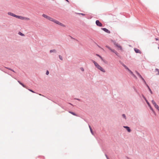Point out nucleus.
<instances>
[{
  "label": "nucleus",
  "mask_w": 159,
  "mask_h": 159,
  "mask_svg": "<svg viewBox=\"0 0 159 159\" xmlns=\"http://www.w3.org/2000/svg\"><path fill=\"white\" fill-rule=\"evenodd\" d=\"M120 63L128 71L129 69L128 67L125 65L121 61H119Z\"/></svg>",
  "instance_id": "obj_6"
},
{
  "label": "nucleus",
  "mask_w": 159,
  "mask_h": 159,
  "mask_svg": "<svg viewBox=\"0 0 159 159\" xmlns=\"http://www.w3.org/2000/svg\"><path fill=\"white\" fill-rule=\"evenodd\" d=\"M141 79L142 80V81H143V82L144 83V84H146V82L145 80L144 79V78L143 77L141 78Z\"/></svg>",
  "instance_id": "obj_38"
},
{
  "label": "nucleus",
  "mask_w": 159,
  "mask_h": 159,
  "mask_svg": "<svg viewBox=\"0 0 159 159\" xmlns=\"http://www.w3.org/2000/svg\"><path fill=\"white\" fill-rule=\"evenodd\" d=\"M56 52H57L56 50L55 49L51 50H50V53H52V52L56 53Z\"/></svg>",
  "instance_id": "obj_26"
},
{
  "label": "nucleus",
  "mask_w": 159,
  "mask_h": 159,
  "mask_svg": "<svg viewBox=\"0 0 159 159\" xmlns=\"http://www.w3.org/2000/svg\"><path fill=\"white\" fill-rule=\"evenodd\" d=\"M91 61L93 62L95 66L98 70L103 72H105V70L104 69L100 66L96 61L93 59H91Z\"/></svg>",
  "instance_id": "obj_2"
},
{
  "label": "nucleus",
  "mask_w": 159,
  "mask_h": 159,
  "mask_svg": "<svg viewBox=\"0 0 159 159\" xmlns=\"http://www.w3.org/2000/svg\"><path fill=\"white\" fill-rule=\"evenodd\" d=\"M155 71L158 72L157 75H159V69L157 68H156L155 70Z\"/></svg>",
  "instance_id": "obj_36"
},
{
  "label": "nucleus",
  "mask_w": 159,
  "mask_h": 159,
  "mask_svg": "<svg viewBox=\"0 0 159 159\" xmlns=\"http://www.w3.org/2000/svg\"><path fill=\"white\" fill-rule=\"evenodd\" d=\"M89 128L90 129V128H91V126L89 125Z\"/></svg>",
  "instance_id": "obj_53"
},
{
  "label": "nucleus",
  "mask_w": 159,
  "mask_h": 159,
  "mask_svg": "<svg viewBox=\"0 0 159 159\" xmlns=\"http://www.w3.org/2000/svg\"><path fill=\"white\" fill-rule=\"evenodd\" d=\"M28 90H29L30 91L33 93H35V92L33 91V90L32 89H28Z\"/></svg>",
  "instance_id": "obj_41"
},
{
  "label": "nucleus",
  "mask_w": 159,
  "mask_h": 159,
  "mask_svg": "<svg viewBox=\"0 0 159 159\" xmlns=\"http://www.w3.org/2000/svg\"><path fill=\"white\" fill-rule=\"evenodd\" d=\"M127 158L128 159H129V157H127Z\"/></svg>",
  "instance_id": "obj_60"
},
{
  "label": "nucleus",
  "mask_w": 159,
  "mask_h": 159,
  "mask_svg": "<svg viewBox=\"0 0 159 159\" xmlns=\"http://www.w3.org/2000/svg\"><path fill=\"white\" fill-rule=\"evenodd\" d=\"M135 78H137V77L136 75L133 73V74L132 75Z\"/></svg>",
  "instance_id": "obj_44"
},
{
  "label": "nucleus",
  "mask_w": 159,
  "mask_h": 159,
  "mask_svg": "<svg viewBox=\"0 0 159 159\" xmlns=\"http://www.w3.org/2000/svg\"><path fill=\"white\" fill-rule=\"evenodd\" d=\"M42 16L43 17H44L46 18L47 19L49 20L50 21H52V22H54V23L60 25L61 26H62L63 27H66L65 25H64V24H63L61 23L60 22L58 21V20H56L54 19L53 18L49 16H47V15H46L44 14H43L42 15Z\"/></svg>",
  "instance_id": "obj_1"
},
{
  "label": "nucleus",
  "mask_w": 159,
  "mask_h": 159,
  "mask_svg": "<svg viewBox=\"0 0 159 159\" xmlns=\"http://www.w3.org/2000/svg\"><path fill=\"white\" fill-rule=\"evenodd\" d=\"M134 50L135 52L136 53H141V51L139 49H138V48H134Z\"/></svg>",
  "instance_id": "obj_17"
},
{
  "label": "nucleus",
  "mask_w": 159,
  "mask_h": 159,
  "mask_svg": "<svg viewBox=\"0 0 159 159\" xmlns=\"http://www.w3.org/2000/svg\"><path fill=\"white\" fill-rule=\"evenodd\" d=\"M8 14L13 17H14L15 15V14L10 12H9L8 13Z\"/></svg>",
  "instance_id": "obj_23"
},
{
  "label": "nucleus",
  "mask_w": 159,
  "mask_h": 159,
  "mask_svg": "<svg viewBox=\"0 0 159 159\" xmlns=\"http://www.w3.org/2000/svg\"><path fill=\"white\" fill-rule=\"evenodd\" d=\"M81 13H77V14H79V15H80V14H81Z\"/></svg>",
  "instance_id": "obj_55"
},
{
  "label": "nucleus",
  "mask_w": 159,
  "mask_h": 159,
  "mask_svg": "<svg viewBox=\"0 0 159 159\" xmlns=\"http://www.w3.org/2000/svg\"><path fill=\"white\" fill-rule=\"evenodd\" d=\"M43 157V158H44V157H43H43Z\"/></svg>",
  "instance_id": "obj_59"
},
{
  "label": "nucleus",
  "mask_w": 159,
  "mask_h": 159,
  "mask_svg": "<svg viewBox=\"0 0 159 159\" xmlns=\"http://www.w3.org/2000/svg\"><path fill=\"white\" fill-rule=\"evenodd\" d=\"M96 56H97V57H99L100 59L102 61H103V62H104V63H106L107 62V61H106L100 55H99V54H96Z\"/></svg>",
  "instance_id": "obj_13"
},
{
  "label": "nucleus",
  "mask_w": 159,
  "mask_h": 159,
  "mask_svg": "<svg viewBox=\"0 0 159 159\" xmlns=\"http://www.w3.org/2000/svg\"><path fill=\"white\" fill-rule=\"evenodd\" d=\"M120 63L128 71L129 69L128 67L125 65L121 61H119Z\"/></svg>",
  "instance_id": "obj_12"
},
{
  "label": "nucleus",
  "mask_w": 159,
  "mask_h": 159,
  "mask_svg": "<svg viewBox=\"0 0 159 159\" xmlns=\"http://www.w3.org/2000/svg\"><path fill=\"white\" fill-rule=\"evenodd\" d=\"M90 132H91V134H92L93 135V130H92V128H90Z\"/></svg>",
  "instance_id": "obj_39"
},
{
  "label": "nucleus",
  "mask_w": 159,
  "mask_h": 159,
  "mask_svg": "<svg viewBox=\"0 0 159 159\" xmlns=\"http://www.w3.org/2000/svg\"><path fill=\"white\" fill-rule=\"evenodd\" d=\"M112 52L115 53L116 54V55L118 57H120L119 54L117 52V51H116L115 50L113 49V50H112Z\"/></svg>",
  "instance_id": "obj_19"
},
{
  "label": "nucleus",
  "mask_w": 159,
  "mask_h": 159,
  "mask_svg": "<svg viewBox=\"0 0 159 159\" xmlns=\"http://www.w3.org/2000/svg\"><path fill=\"white\" fill-rule=\"evenodd\" d=\"M120 63L128 71L129 69L128 67L125 65L121 61H119Z\"/></svg>",
  "instance_id": "obj_4"
},
{
  "label": "nucleus",
  "mask_w": 159,
  "mask_h": 159,
  "mask_svg": "<svg viewBox=\"0 0 159 159\" xmlns=\"http://www.w3.org/2000/svg\"><path fill=\"white\" fill-rule=\"evenodd\" d=\"M80 14L82 15L83 16H84L85 15V14L83 13H81V14Z\"/></svg>",
  "instance_id": "obj_47"
},
{
  "label": "nucleus",
  "mask_w": 159,
  "mask_h": 159,
  "mask_svg": "<svg viewBox=\"0 0 159 159\" xmlns=\"http://www.w3.org/2000/svg\"><path fill=\"white\" fill-rule=\"evenodd\" d=\"M105 156L107 159H110L108 157L106 153L105 154Z\"/></svg>",
  "instance_id": "obj_45"
},
{
  "label": "nucleus",
  "mask_w": 159,
  "mask_h": 159,
  "mask_svg": "<svg viewBox=\"0 0 159 159\" xmlns=\"http://www.w3.org/2000/svg\"><path fill=\"white\" fill-rule=\"evenodd\" d=\"M142 96L143 98H144V100L146 102L147 101H148V100H147L146 97L144 96L143 94H142Z\"/></svg>",
  "instance_id": "obj_31"
},
{
  "label": "nucleus",
  "mask_w": 159,
  "mask_h": 159,
  "mask_svg": "<svg viewBox=\"0 0 159 159\" xmlns=\"http://www.w3.org/2000/svg\"><path fill=\"white\" fill-rule=\"evenodd\" d=\"M148 90L150 92V93H151V94H153V92H152V90H151V89L150 88V87H148Z\"/></svg>",
  "instance_id": "obj_30"
},
{
  "label": "nucleus",
  "mask_w": 159,
  "mask_h": 159,
  "mask_svg": "<svg viewBox=\"0 0 159 159\" xmlns=\"http://www.w3.org/2000/svg\"><path fill=\"white\" fill-rule=\"evenodd\" d=\"M6 68L11 71L14 72H15V71L12 69H11V68H9V67H6Z\"/></svg>",
  "instance_id": "obj_33"
},
{
  "label": "nucleus",
  "mask_w": 159,
  "mask_h": 159,
  "mask_svg": "<svg viewBox=\"0 0 159 159\" xmlns=\"http://www.w3.org/2000/svg\"><path fill=\"white\" fill-rule=\"evenodd\" d=\"M96 25L100 27H102L103 26L102 24L98 20H97L95 22Z\"/></svg>",
  "instance_id": "obj_3"
},
{
  "label": "nucleus",
  "mask_w": 159,
  "mask_h": 159,
  "mask_svg": "<svg viewBox=\"0 0 159 159\" xmlns=\"http://www.w3.org/2000/svg\"><path fill=\"white\" fill-rule=\"evenodd\" d=\"M70 37H71V38L72 39H74V38H73V37H72L70 36Z\"/></svg>",
  "instance_id": "obj_56"
},
{
  "label": "nucleus",
  "mask_w": 159,
  "mask_h": 159,
  "mask_svg": "<svg viewBox=\"0 0 159 159\" xmlns=\"http://www.w3.org/2000/svg\"><path fill=\"white\" fill-rule=\"evenodd\" d=\"M120 63L128 71L129 69L128 67L125 65L121 61H119Z\"/></svg>",
  "instance_id": "obj_10"
},
{
  "label": "nucleus",
  "mask_w": 159,
  "mask_h": 159,
  "mask_svg": "<svg viewBox=\"0 0 159 159\" xmlns=\"http://www.w3.org/2000/svg\"><path fill=\"white\" fill-rule=\"evenodd\" d=\"M133 88L134 91L138 94L139 95V96H140V94H139V93L138 92V91H137V90L134 87V86H133Z\"/></svg>",
  "instance_id": "obj_25"
},
{
  "label": "nucleus",
  "mask_w": 159,
  "mask_h": 159,
  "mask_svg": "<svg viewBox=\"0 0 159 159\" xmlns=\"http://www.w3.org/2000/svg\"><path fill=\"white\" fill-rule=\"evenodd\" d=\"M120 63L128 71L129 69L128 67L125 65L121 61H119Z\"/></svg>",
  "instance_id": "obj_7"
},
{
  "label": "nucleus",
  "mask_w": 159,
  "mask_h": 159,
  "mask_svg": "<svg viewBox=\"0 0 159 159\" xmlns=\"http://www.w3.org/2000/svg\"><path fill=\"white\" fill-rule=\"evenodd\" d=\"M154 115H155V116H156V112H155V113H154Z\"/></svg>",
  "instance_id": "obj_57"
},
{
  "label": "nucleus",
  "mask_w": 159,
  "mask_h": 159,
  "mask_svg": "<svg viewBox=\"0 0 159 159\" xmlns=\"http://www.w3.org/2000/svg\"><path fill=\"white\" fill-rule=\"evenodd\" d=\"M158 49H159V47H158Z\"/></svg>",
  "instance_id": "obj_58"
},
{
  "label": "nucleus",
  "mask_w": 159,
  "mask_h": 159,
  "mask_svg": "<svg viewBox=\"0 0 159 159\" xmlns=\"http://www.w3.org/2000/svg\"><path fill=\"white\" fill-rule=\"evenodd\" d=\"M69 104L71 105H73V104H72L71 103H69Z\"/></svg>",
  "instance_id": "obj_54"
},
{
  "label": "nucleus",
  "mask_w": 159,
  "mask_h": 159,
  "mask_svg": "<svg viewBox=\"0 0 159 159\" xmlns=\"http://www.w3.org/2000/svg\"><path fill=\"white\" fill-rule=\"evenodd\" d=\"M67 2H69V1L68 0H65Z\"/></svg>",
  "instance_id": "obj_52"
},
{
  "label": "nucleus",
  "mask_w": 159,
  "mask_h": 159,
  "mask_svg": "<svg viewBox=\"0 0 159 159\" xmlns=\"http://www.w3.org/2000/svg\"><path fill=\"white\" fill-rule=\"evenodd\" d=\"M120 63L128 71L129 69L128 67L125 65L121 61H119Z\"/></svg>",
  "instance_id": "obj_9"
},
{
  "label": "nucleus",
  "mask_w": 159,
  "mask_h": 159,
  "mask_svg": "<svg viewBox=\"0 0 159 159\" xmlns=\"http://www.w3.org/2000/svg\"><path fill=\"white\" fill-rule=\"evenodd\" d=\"M18 82L19 83V84L21 85L23 87L26 88V86L24 84L22 83L19 80H18Z\"/></svg>",
  "instance_id": "obj_20"
},
{
  "label": "nucleus",
  "mask_w": 159,
  "mask_h": 159,
  "mask_svg": "<svg viewBox=\"0 0 159 159\" xmlns=\"http://www.w3.org/2000/svg\"><path fill=\"white\" fill-rule=\"evenodd\" d=\"M111 42L113 43L114 45L116 47L117 44H118L114 40H112Z\"/></svg>",
  "instance_id": "obj_28"
},
{
  "label": "nucleus",
  "mask_w": 159,
  "mask_h": 159,
  "mask_svg": "<svg viewBox=\"0 0 159 159\" xmlns=\"http://www.w3.org/2000/svg\"><path fill=\"white\" fill-rule=\"evenodd\" d=\"M135 72H136V73L137 74V75H138V76H139V77L141 79V78H142L143 77L140 74V73L138 71H136Z\"/></svg>",
  "instance_id": "obj_22"
},
{
  "label": "nucleus",
  "mask_w": 159,
  "mask_h": 159,
  "mask_svg": "<svg viewBox=\"0 0 159 159\" xmlns=\"http://www.w3.org/2000/svg\"><path fill=\"white\" fill-rule=\"evenodd\" d=\"M23 20H30V19L27 17H24V18Z\"/></svg>",
  "instance_id": "obj_32"
},
{
  "label": "nucleus",
  "mask_w": 159,
  "mask_h": 159,
  "mask_svg": "<svg viewBox=\"0 0 159 159\" xmlns=\"http://www.w3.org/2000/svg\"><path fill=\"white\" fill-rule=\"evenodd\" d=\"M128 71L129 72V73L131 75H132V74H133V72L131 70H130V69H129V70H128Z\"/></svg>",
  "instance_id": "obj_37"
},
{
  "label": "nucleus",
  "mask_w": 159,
  "mask_h": 159,
  "mask_svg": "<svg viewBox=\"0 0 159 159\" xmlns=\"http://www.w3.org/2000/svg\"><path fill=\"white\" fill-rule=\"evenodd\" d=\"M146 102L147 104H148V106L149 107L150 109L151 110H153V108H152V107L151 106V105L149 103V102H148V101Z\"/></svg>",
  "instance_id": "obj_18"
},
{
  "label": "nucleus",
  "mask_w": 159,
  "mask_h": 159,
  "mask_svg": "<svg viewBox=\"0 0 159 159\" xmlns=\"http://www.w3.org/2000/svg\"><path fill=\"white\" fill-rule=\"evenodd\" d=\"M101 30L105 31V32L110 34L111 33V32L108 29L105 28H101Z\"/></svg>",
  "instance_id": "obj_14"
},
{
  "label": "nucleus",
  "mask_w": 159,
  "mask_h": 159,
  "mask_svg": "<svg viewBox=\"0 0 159 159\" xmlns=\"http://www.w3.org/2000/svg\"><path fill=\"white\" fill-rule=\"evenodd\" d=\"M122 116L123 118H124L125 119H126V117L125 115V114H123L122 115Z\"/></svg>",
  "instance_id": "obj_40"
},
{
  "label": "nucleus",
  "mask_w": 159,
  "mask_h": 159,
  "mask_svg": "<svg viewBox=\"0 0 159 159\" xmlns=\"http://www.w3.org/2000/svg\"><path fill=\"white\" fill-rule=\"evenodd\" d=\"M75 99L77 100H78V101H80V99H79V98H75Z\"/></svg>",
  "instance_id": "obj_51"
},
{
  "label": "nucleus",
  "mask_w": 159,
  "mask_h": 159,
  "mask_svg": "<svg viewBox=\"0 0 159 159\" xmlns=\"http://www.w3.org/2000/svg\"><path fill=\"white\" fill-rule=\"evenodd\" d=\"M120 63L128 71L129 69L128 67L125 65L121 61H119Z\"/></svg>",
  "instance_id": "obj_11"
},
{
  "label": "nucleus",
  "mask_w": 159,
  "mask_h": 159,
  "mask_svg": "<svg viewBox=\"0 0 159 159\" xmlns=\"http://www.w3.org/2000/svg\"><path fill=\"white\" fill-rule=\"evenodd\" d=\"M123 127L125 128L127 131L129 132H130L131 130L130 127L128 126H123Z\"/></svg>",
  "instance_id": "obj_16"
},
{
  "label": "nucleus",
  "mask_w": 159,
  "mask_h": 159,
  "mask_svg": "<svg viewBox=\"0 0 159 159\" xmlns=\"http://www.w3.org/2000/svg\"><path fill=\"white\" fill-rule=\"evenodd\" d=\"M58 56H59V58L61 60H63L62 57L61 55H59Z\"/></svg>",
  "instance_id": "obj_35"
},
{
  "label": "nucleus",
  "mask_w": 159,
  "mask_h": 159,
  "mask_svg": "<svg viewBox=\"0 0 159 159\" xmlns=\"http://www.w3.org/2000/svg\"><path fill=\"white\" fill-rule=\"evenodd\" d=\"M49 74V71L48 70H47L46 71V75H48Z\"/></svg>",
  "instance_id": "obj_42"
},
{
  "label": "nucleus",
  "mask_w": 159,
  "mask_h": 159,
  "mask_svg": "<svg viewBox=\"0 0 159 159\" xmlns=\"http://www.w3.org/2000/svg\"><path fill=\"white\" fill-rule=\"evenodd\" d=\"M105 47L106 48H107L108 49L110 50L111 52H112V50H113L111 49V48H110L109 46L108 45H106Z\"/></svg>",
  "instance_id": "obj_27"
},
{
  "label": "nucleus",
  "mask_w": 159,
  "mask_h": 159,
  "mask_svg": "<svg viewBox=\"0 0 159 159\" xmlns=\"http://www.w3.org/2000/svg\"><path fill=\"white\" fill-rule=\"evenodd\" d=\"M23 18H24V17L21 16H19V18H18L19 19H20V20H23Z\"/></svg>",
  "instance_id": "obj_34"
},
{
  "label": "nucleus",
  "mask_w": 159,
  "mask_h": 159,
  "mask_svg": "<svg viewBox=\"0 0 159 159\" xmlns=\"http://www.w3.org/2000/svg\"><path fill=\"white\" fill-rule=\"evenodd\" d=\"M120 63L128 71L129 69L128 67L125 65L121 61H119Z\"/></svg>",
  "instance_id": "obj_8"
},
{
  "label": "nucleus",
  "mask_w": 159,
  "mask_h": 159,
  "mask_svg": "<svg viewBox=\"0 0 159 159\" xmlns=\"http://www.w3.org/2000/svg\"><path fill=\"white\" fill-rule=\"evenodd\" d=\"M155 39H156V41H158V38H155Z\"/></svg>",
  "instance_id": "obj_50"
},
{
  "label": "nucleus",
  "mask_w": 159,
  "mask_h": 159,
  "mask_svg": "<svg viewBox=\"0 0 159 159\" xmlns=\"http://www.w3.org/2000/svg\"><path fill=\"white\" fill-rule=\"evenodd\" d=\"M18 34L22 36H25V35L24 34L22 33L20 31L19 32Z\"/></svg>",
  "instance_id": "obj_29"
},
{
  "label": "nucleus",
  "mask_w": 159,
  "mask_h": 159,
  "mask_svg": "<svg viewBox=\"0 0 159 159\" xmlns=\"http://www.w3.org/2000/svg\"><path fill=\"white\" fill-rule=\"evenodd\" d=\"M152 102L156 108H158L159 106L157 104L156 102L154 100H152Z\"/></svg>",
  "instance_id": "obj_15"
},
{
  "label": "nucleus",
  "mask_w": 159,
  "mask_h": 159,
  "mask_svg": "<svg viewBox=\"0 0 159 159\" xmlns=\"http://www.w3.org/2000/svg\"><path fill=\"white\" fill-rule=\"evenodd\" d=\"M120 63L128 71L129 69L128 67L125 65L121 61H119Z\"/></svg>",
  "instance_id": "obj_5"
},
{
  "label": "nucleus",
  "mask_w": 159,
  "mask_h": 159,
  "mask_svg": "<svg viewBox=\"0 0 159 159\" xmlns=\"http://www.w3.org/2000/svg\"><path fill=\"white\" fill-rule=\"evenodd\" d=\"M80 69H81V70L82 71H84V68H83V67H81V68H80Z\"/></svg>",
  "instance_id": "obj_48"
},
{
  "label": "nucleus",
  "mask_w": 159,
  "mask_h": 159,
  "mask_svg": "<svg viewBox=\"0 0 159 159\" xmlns=\"http://www.w3.org/2000/svg\"><path fill=\"white\" fill-rule=\"evenodd\" d=\"M116 47L119 48H120V49L121 50H122V47L119 44H117L116 45Z\"/></svg>",
  "instance_id": "obj_24"
},
{
  "label": "nucleus",
  "mask_w": 159,
  "mask_h": 159,
  "mask_svg": "<svg viewBox=\"0 0 159 159\" xmlns=\"http://www.w3.org/2000/svg\"><path fill=\"white\" fill-rule=\"evenodd\" d=\"M152 111V112L154 113H155V111H154V110H153H153H151Z\"/></svg>",
  "instance_id": "obj_49"
},
{
  "label": "nucleus",
  "mask_w": 159,
  "mask_h": 159,
  "mask_svg": "<svg viewBox=\"0 0 159 159\" xmlns=\"http://www.w3.org/2000/svg\"><path fill=\"white\" fill-rule=\"evenodd\" d=\"M146 86V87H147V88H148V87H149V86H148V85L147 84V83H146V84H144Z\"/></svg>",
  "instance_id": "obj_46"
},
{
  "label": "nucleus",
  "mask_w": 159,
  "mask_h": 159,
  "mask_svg": "<svg viewBox=\"0 0 159 159\" xmlns=\"http://www.w3.org/2000/svg\"><path fill=\"white\" fill-rule=\"evenodd\" d=\"M69 112L71 114H72V115H73L74 116H78V115H77L75 113V112H73V111H69Z\"/></svg>",
  "instance_id": "obj_21"
},
{
  "label": "nucleus",
  "mask_w": 159,
  "mask_h": 159,
  "mask_svg": "<svg viewBox=\"0 0 159 159\" xmlns=\"http://www.w3.org/2000/svg\"><path fill=\"white\" fill-rule=\"evenodd\" d=\"M19 16L15 15L14 17H15L16 18L18 19Z\"/></svg>",
  "instance_id": "obj_43"
}]
</instances>
